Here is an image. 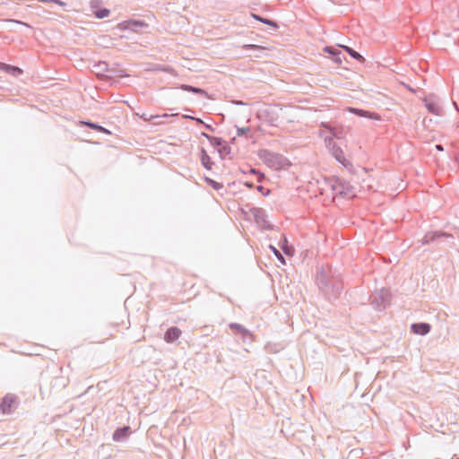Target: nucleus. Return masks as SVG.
<instances>
[{"instance_id": "ddd939ff", "label": "nucleus", "mask_w": 459, "mask_h": 459, "mask_svg": "<svg viewBox=\"0 0 459 459\" xmlns=\"http://www.w3.org/2000/svg\"><path fill=\"white\" fill-rule=\"evenodd\" d=\"M130 433V427L129 426H124L122 428L117 429L112 436V438L116 442H120L126 438Z\"/></svg>"}, {"instance_id": "c85d7f7f", "label": "nucleus", "mask_w": 459, "mask_h": 459, "mask_svg": "<svg viewBox=\"0 0 459 459\" xmlns=\"http://www.w3.org/2000/svg\"><path fill=\"white\" fill-rule=\"evenodd\" d=\"M271 249L273 250V254L276 255V257L282 263H284V257L283 255L281 254V252L275 248L273 246H270Z\"/></svg>"}, {"instance_id": "7ed1b4c3", "label": "nucleus", "mask_w": 459, "mask_h": 459, "mask_svg": "<svg viewBox=\"0 0 459 459\" xmlns=\"http://www.w3.org/2000/svg\"><path fill=\"white\" fill-rule=\"evenodd\" d=\"M391 301V293L388 289L382 288L378 290H376L370 296V303L371 305L378 309H385Z\"/></svg>"}, {"instance_id": "a211bd4d", "label": "nucleus", "mask_w": 459, "mask_h": 459, "mask_svg": "<svg viewBox=\"0 0 459 459\" xmlns=\"http://www.w3.org/2000/svg\"><path fill=\"white\" fill-rule=\"evenodd\" d=\"M252 17L255 18V20L263 22L264 24L270 25L275 29H277L279 27L278 24L276 23V22L270 20L268 18H264V17H262V16H260L258 14H255V13L252 14Z\"/></svg>"}, {"instance_id": "b1692460", "label": "nucleus", "mask_w": 459, "mask_h": 459, "mask_svg": "<svg viewBox=\"0 0 459 459\" xmlns=\"http://www.w3.org/2000/svg\"><path fill=\"white\" fill-rule=\"evenodd\" d=\"M205 181L206 183L211 186L213 189L215 190H220L221 188H222V184L219 183V182H216L214 181L213 179L212 178H205Z\"/></svg>"}, {"instance_id": "393cba45", "label": "nucleus", "mask_w": 459, "mask_h": 459, "mask_svg": "<svg viewBox=\"0 0 459 459\" xmlns=\"http://www.w3.org/2000/svg\"><path fill=\"white\" fill-rule=\"evenodd\" d=\"M240 336H241L243 342H253V334L251 333V332L248 329H247V333H241Z\"/></svg>"}, {"instance_id": "49530a36", "label": "nucleus", "mask_w": 459, "mask_h": 459, "mask_svg": "<svg viewBox=\"0 0 459 459\" xmlns=\"http://www.w3.org/2000/svg\"><path fill=\"white\" fill-rule=\"evenodd\" d=\"M39 2H42V3H52L53 0H39Z\"/></svg>"}, {"instance_id": "9d476101", "label": "nucleus", "mask_w": 459, "mask_h": 459, "mask_svg": "<svg viewBox=\"0 0 459 459\" xmlns=\"http://www.w3.org/2000/svg\"><path fill=\"white\" fill-rule=\"evenodd\" d=\"M332 189L335 195H342L343 197H349V186H346L345 182H343L340 178H336L333 180L332 184Z\"/></svg>"}, {"instance_id": "4c0bfd02", "label": "nucleus", "mask_w": 459, "mask_h": 459, "mask_svg": "<svg viewBox=\"0 0 459 459\" xmlns=\"http://www.w3.org/2000/svg\"><path fill=\"white\" fill-rule=\"evenodd\" d=\"M52 3H55V4H58V5H60V6H65L66 5V4L65 2H63V1H61V0H53Z\"/></svg>"}, {"instance_id": "5701e85b", "label": "nucleus", "mask_w": 459, "mask_h": 459, "mask_svg": "<svg viewBox=\"0 0 459 459\" xmlns=\"http://www.w3.org/2000/svg\"><path fill=\"white\" fill-rule=\"evenodd\" d=\"M209 142L214 147H221L224 143L222 138L216 136H212V138H209Z\"/></svg>"}, {"instance_id": "aec40b11", "label": "nucleus", "mask_w": 459, "mask_h": 459, "mask_svg": "<svg viewBox=\"0 0 459 459\" xmlns=\"http://www.w3.org/2000/svg\"><path fill=\"white\" fill-rule=\"evenodd\" d=\"M343 48H344V50H345L347 53H349V55H350L352 58H354V59H356V60H358V61H359V62H362V61H364V60H365V58H364V57H363V56H362L359 52H357L356 50H354L353 48H350V47H347V46H344V47H343Z\"/></svg>"}, {"instance_id": "2eb2a0df", "label": "nucleus", "mask_w": 459, "mask_h": 459, "mask_svg": "<svg viewBox=\"0 0 459 459\" xmlns=\"http://www.w3.org/2000/svg\"><path fill=\"white\" fill-rule=\"evenodd\" d=\"M200 152H201L200 160H201L202 165L206 169L211 170L212 168V165L214 164L213 161L212 160L211 157L208 155V153L206 152V151L204 148H201Z\"/></svg>"}, {"instance_id": "c756f323", "label": "nucleus", "mask_w": 459, "mask_h": 459, "mask_svg": "<svg viewBox=\"0 0 459 459\" xmlns=\"http://www.w3.org/2000/svg\"><path fill=\"white\" fill-rule=\"evenodd\" d=\"M103 3V0H91L90 5L91 10H94L100 6V4Z\"/></svg>"}, {"instance_id": "37998d69", "label": "nucleus", "mask_w": 459, "mask_h": 459, "mask_svg": "<svg viewBox=\"0 0 459 459\" xmlns=\"http://www.w3.org/2000/svg\"><path fill=\"white\" fill-rule=\"evenodd\" d=\"M201 135L205 137L208 141H209V138H212V135H210V134H206L204 132H202Z\"/></svg>"}, {"instance_id": "f8f14e48", "label": "nucleus", "mask_w": 459, "mask_h": 459, "mask_svg": "<svg viewBox=\"0 0 459 459\" xmlns=\"http://www.w3.org/2000/svg\"><path fill=\"white\" fill-rule=\"evenodd\" d=\"M181 333H182V332L178 327H177V326L169 327L165 332L164 341L166 342H173L180 337Z\"/></svg>"}, {"instance_id": "f3484780", "label": "nucleus", "mask_w": 459, "mask_h": 459, "mask_svg": "<svg viewBox=\"0 0 459 459\" xmlns=\"http://www.w3.org/2000/svg\"><path fill=\"white\" fill-rule=\"evenodd\" d=\"M82 124L86 126H88L91 129L96 130L100 133L105 134H110L111 132L108 130L107 128L103 127L102 126L91 122V121H83Z\"/></svg>"}, {"instance_id": "c03bdc74", "label": "nucleus", "mask_w": 459, "mask_h": 459, "mask_svg": "<svg viewBox=\"0 0 459 459\" xmlns=\"http://www.w3.org/2000/svg\"><path fill=\"white\" fill-rule=\"evenodd\" d=\"M184 117L186 119H191V120H193V118H195V117L188 116V115L184 116Z\"/></svg>"}, {"instance_id": "39448f33", "label": "nucleus", "mask_w": 459, "mask_h": 459, "mask_svg": "<svg viewBox=\"0 0 459 459\" xmlns=\"http://www.w3.org/2000/svg\"><path fill=\"white\" fill-rule=\"evenodd\" d=\"M252 215L254 216L255 223L258 225L259 228L263 230H270L273 229V226L267 220L266 212L262 208H252L250 210Z\"/></svg>"}, {"instance_id": "4be33fe9", "label": "nucleus", "mask_w": 459, "mask_h": 459, "mask_svg": "<svg viewBox=\"0 0 459 459\" xmlns=\"http://www.w3.org/2000/svg\"><path fill=\"white\" fill-rule=\"evenodd\" d=\"M349 111L351 113H352V114L358 115L359 117H369L368 116L369 112L366 111V110H363V109H359V108H350Z\"/></svg>"}, {"instance_id": "a18cd8bd", "label": "nucleus", "mask_w": 459, "mask_h": 459, "mask_svg": "<svg viewBox=\"0 0 459 459\" xmlns=\"http://www.w3.org/2000/svg\"><path fill=\"white\" fill-rule=\"evenodd\" d=\"M245 185L250 188L253 187V184L250 182H246Z\"/></svg>"}, {"instance_id": "2f4dec72", "label": "nucleus", "mask_w": 459, "mask_h": 459, "mask_svg": "<svg viewBox=\"0 0 459 459\" xmlns=\"http://www.w3.org/2000/svg\"><path fill=\"white\" fill-rule=\"evenodd\" d=\"M249 130H250L249 127H238L237 134H238V136H241V135L247 134V132H249Z\"/></svg>"}, {"instance_id": "bb28decb", "label": "nucleus", "mask_w": 459, "mask_h": 459, "mask_svg": "<svg viewBox=\"0 0 459 459\" xmlns=\"http://www.w3.org/2000/svg\"><path fill=\"white\" fill-rule=\"evenodd\" d=\"M324 50H325V52L332 55L333 56H340L341 55V52L337 48H335L333 47H325L324 48Z\"/></svg>"}, {"instance_id": "f257e3e1", "label": "nucleus", "mask_w": 459, "mask_h": 459, "mask_svg": "<svg viewBox=\"0 0 459 459\" xmlns=\"http://www.w3.org/2000/svg\"><path fill=\"white\" fill-rule=\"evenodd\" d=\"M317 284L328 299H336L343 288L342 281L338 278L329 277L324 270L317 274Z\"/></svg>"}, {"instance_id": "f03ea898", "label": "nucleus", "mask_w": 459, "mask_h": 459, "mask_svg": "<svg viewBox=\"0 0 459 459\" xmlns=\"http://www.w3.org/2000/svg\"><path fill=\"white\" fill-rule=\"evenodd\" d=\"M259 157L268 167L274 169H280L287 164L285 157L269 150H261Z\"/></svg>"}, {"instance_id": "ea45409f", "label": "nucleus", "mask_w": 459, "mask_h": 459, "mask_svg": "<svg viewBox=\"0 0 459 459\" xmlns=\"http://www.w3.org/2000/svg\"><path fill=\"white\" fill-rule=\"evenodd\" d=\"M436 150L438 151V152H443L444 151V147L442 144H437L435 146Z\"/></svg>"}, {"instance_id": "cd10ccee", "label": "nucleus", "mask_w": 459, "mask_h": 459, "mask_svg": "<svg viewBox=\"0 0 459 459\" xmlns=\"http://www.w3.org/2000/svg\"><path fill=\"white\" fill-rule=\"evenodd\" d=\"M281 248L282 249V251L284 252L285 255H293L294 249L291 246H281Z\"/></svg>"}, {"instance_id": "20e7f679", "label": "nucleus", "mask_w": 459, "mask_h": 459, "mask_svg": "<svg viewBox=\"0 0 459 459\" xmlns=\"http://www.w3.org/2000/svg\"><path fill=\"white\" fill-rule=\"evenodd\" d=\"M118 28L124 30H131L135 33L146 32L149 29L148 23L141 20H126L118 24Z\"/></svg>"}, {"instance_id": "9b49d317", "label": "nucleus", "mask_w": 459, "mask_h": 459, "mask_svg": "<svg viewBox=\"0 0 459 459\" xmlns=\"http://www.w3.org/2000/svg\"><path fill=\"white\" fill-rule=\"evenodd\" d=\"M431 330V325L429 323L420 322L413 323L411 325V331L419 335H426Z\"/></svg>"}, {"instance_id": "a878e982", "label": "nucleus", "mask_w": 459, "mask_h": 459, "mask_svg": "<svg viewBox=\"0 0 459 459\" xmlns=\"http://www.w3.org/2000/svg\"><path fill=\"white\" fill-rule=\"evenodd\" d=\"M220 155L221 157H224L225 155H228L230 153V147L227 144H222L220 149L218 150Z\"/></svg>"}, {"instance_id": "6ab92c4d", "label": "nucleus", "mask_w": 459, "mask_h": 459, "mask_svg": "<svg viewBox=\"0 0 459 459\" xmlns=\"http://www.w3.org/2000/svg\"><path fill=\"white\" fill-rule=\"evenodd\" d=\"M93 12V14L96 18L98 19H103V18H106L109 15L110 13V11L107 8H96L94 10H92Z\"/></svg>"}, {"instance_id": "72a5a7b5", "label": "nucleus", "mask_w": 459, "mask_h": 459, "mask_svg": "<svg viewBox=\"0 0 459 459\" xmlns=\"http://www.w3.org/2000/svg\"><path fill=\"white\" fill-rule=\"evenodd\" d=\"M256 189L258 192L262 193L264 195H267L270 193L269 190H266V192H264V187L263 186H257Z\"/></svg>"}, {"instance_id": "f704fd0d", "label": "nucleus", "mask_w": 459, "mask_h": 459, "mask_svg": "<svg viewBox=\"0 0 459 459\" xmlns=\"http://www.w3.org/2000/svg\"><path fill=\"white\" fill-rule=\"evenodd\" d=\"M245 48H246V49H259L260 48L259 46L253 45V44L246 45Z\"/></svg>"}, {"instance_id": "412c9836", "label": "nucleus", "mask_w": 459, "mask_h": 459, "mask_svg": "<svg viewBox=\"0 0 459 459\" xmlns=\"http://www.w3.org/2000/svg\"><path fill=\"white\" fill-rule=\"evenodd\" d=\"M229 327L237 334L247 333V328L238 323H230Z\"/></svg>"}, {"instance_id": "473e14b6", "label": "nucleus", "mask_w": 459, "mask_h": 459, "mask_svg": "<svg viewBox=\"0 0 459 459\" xmlns=\"http://www.w3.org/2000/svg\"><path fill=\"white\" fill-rule=\"evenodd\" d=\"M97 66L101 70V71H105V72H109V68H108V65L107 63L105 62H102V63H100L97 65Z\"/></svg>"}, {"instance_id": "423d86ee", "label": "nucleus", "mask_w": 459, "mask_h": 459, "mask_svg": "<svg viewBox=\"0 0 459 459\" xmlns=\"http://www.w3.org/2000/svg\"><path fill=\"white\" fill-rule=\"evenodd\" d=\"M424 104L429 112L439 116L441 113V108L439 106V100L435 95H429L424 100Z\"/></svg>"}, {"instance_id": "e433bc0d", "label": "nucleus", "mask_w": 459, "mask_h": 459, "mask_svg": "<svg viewBox=\"0 0 459 459\" xmlns=\"http://www.w3.org/2000/svg\"><path fill=\"white\" fill-rule=\"evenodd\" d=\"M203 126H204L207 130H209V131H211V132H214V131H215V128H214V127H212V126L211 125H209V124H205V123H204V125H203Z\"/></svg>"}, {"instance_id": "58836bf2", "label": "nucleus", "mask_w": 459, "mask_h": 459, "mask_svg": "<svg viewBox=\"0 0 459 459\" xmlns=\"http://www.w3.org/2000/svg\"><path fill=\"white\" fill-rule=\"evenodd\" d=\"M193 120L195 121L197 124L204 125V122L199 117H195V118H193Z\"/></svg>"}, {"instance_id": "79ce46f5", "label": "nucleus", "mask_w": 459, "mask_h": 459, "mask_svg": "<svg viewBox=\"0 0 459 459\" xmlns=\"http://www.w3.org/2000/svg\"><path fill=\"white\" fill-rule=\"evenodd\" d=\"M333 60H334V62H336V63H339V64H341V63H342V59H341L340 56H333Z\"/></svg>"}, {"instance_id": "c9c22d12", "label": "nucleus", "mask_w": 459, "mask_h": 459, "mask_svg": "<svg viewBox=\"0 0 459 459\" xmlns=\"http://www.w3.org/2000/svg\"><path fill=\"white\" fill-rule=\"evenodd\" d=\"M169 117V115H168V114H164L162 116L157 115V116H151L150 119H160L162 117Z\"/></svg>"}, {"instance_id": "dca6fc26", "label": "nucleus", "mask_w": 459, "mask_h": 459, "mask_svg": "<svg viewBox=\"0 0 459 459\" xmlns=\"http://www.w3.org/2000/svg\"><path fill=\"white\" fill-rule=\"evenodd\" d=\"M179 88L185 91L192 92L204 97H208V93L204 89L198 87H195L188 84H181Z\"/></svg>"}, {"instance_id": "a19ab883", "label": "nucleus", "mask_w": 459, "mask_h": 459, "mask_svg": "<svg viewBox=\"0 0 459 459\" xmlns=\"http://www.w3.org/2000/svg\"><path fill=\"white\" fill-rule=\"evenodd\" d=\"M281 246H289L287 238L285 237H283V239L281 240Z\"/></svg>"}, {"instance_id": "6e6552de", "label": "nucleus", "mask_w": 459, "mask_h": 459, "mask_svg": "<svg viewBox=\"0 0 459 459\" xmlns=\"http://www.w3.org/2000/svg\"><path fill=\"white\" fill-rule=\"evenodd\" d=\"M17 397L13 394H7L2 399L0 403V410L4 414H10L13 411V404L16 403Z\"/></svg>"}, {"instance_id": "0eeeda50", "label": "nucleus", "mask_w": 459, "mask_h": 459, "mask_svg": "<svg viewBox=\"0 0 459 459\" xmlns=\"http://www.w3.org/2000/svg\"><path fill=\"white\" fill-rule=\"evenodd\" d=\"M325 143L327 146L331 149L332 155L342 165H346V159L344 157V153L342 150L335 144L333 138H326Z\"/></svg>"}, {"instance_id": "1a4fd4ad", "label": "nucleus", "mask_w": 459, "mask_h": 459, "mask_svg": "<svg viewBox=\"0 0 459 459\" xmlns=\"http://www.w3.org/2000/svg\"><path fill=\"white\" fill-rule=\"evenodd\" d=\"M452 235L446 232L429 231L421 239L422 245H428L437 241L441 238H451Z\"/></svg>"}, {"instance_id": "4468645a", "label": "nucleus", "mask_w": 459, "mask_h": 459, "mask_svg": "<svg viewBox=\"0 0 459 459\" xmlns=\"http://www.w3.org/2000/svg\"><path fill=\"white\" fill-rule=\"evenodd\" d=\"M0 69L15 77L20 76L23 74V71L20 67L7 65L4 63H0Z\"/></svg>"}, {"instance_id": "7c9ffc66", "label": "nucleus", "mask_w": 459, "mask_h": 459, "mask_svg": "<svg viewBox=\"0 0 459 459\" xmlns=\"http://www.w3.org/2000/svg\"><path fill=\"white\" fill-rule=\"evenodd\" d=\"M250 172L252 174L257 175V182H259V183H261L263 181V179L264 178V175L263 173H260L259 171H257L255 169H251Z\"/></svg>"}]
</instances>
